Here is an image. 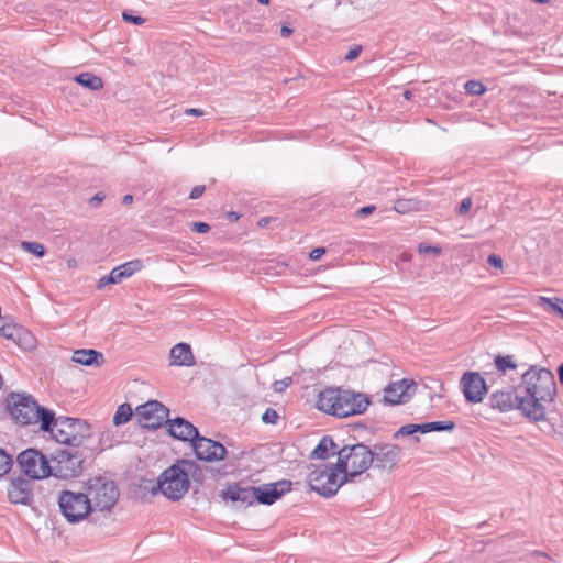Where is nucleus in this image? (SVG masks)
<instances>
[{
	"label": "nucleus",
	"instance_id": "obj_50",
	"mask_svg": "<svg viewBox=\"0 0 563 563\" xmlns=\"http://www.w3.org/2000/svg\"><path fill=\"white\" fill-rule=\"evenodd\" d=\"M415 427H416V432H421V433L430 432V430H429V422L421 423V424H415Z\"/></svg>",
	"mask_w": 563,
	"mask_h": 563
},
{
	"label": "nucleus",
	"instance_id": "obj_5",
	"mask_svg": "<svg viewBox=\"0 0 563 563\" xmlns=\"http://www.w3.org/2000/svg\"><path fill=\"white\" fill-rule=\"evenodd\" d=\"M332 455H338V470L346 475L349 482L364 473L373 462L371 449L363 443L344 445L338 452H332Z\"/></svg>",
	"mask_w": 563,
	"mask_h": 563
},
{
	"label": "nucleus",
	"instance_id": "obj_23",
	"mask_svg": "<svg viewBox=\"0 0 563 563\" xmlns=\"http://www.w3.org/2000/svg\"><path fill=\"white\" fill-rule=\"evenodd\" d=\"M143 268V262L141 260H132L120 266L114 267L109 276L108 282L121 283L123 279L129 278L134 273L140 272Z\"/></svg>",
	"mask_w": 563,
	"mask_h": 563
},
{
	"label": "nucleus",
	"instance_id": "obj_8",
	"mask_svg": "<svg viewBox=\"0 0 563 563\" xmlns=\"http://www.w3.org/2000/svg\"><path fill=\"white\" fill-rule=\"evenodd\" d=\"M87 496L90 499L91 511L93 509L110 510L118 501L119 489L113 481L95 477L89 482Z\"/></svg>",
	"mask_w": 563,
	"mask_h": 563
},
{
	"label": "nucleus",
	"instance_id": "obj_3",
	"mask_svg": "<svg viewBox=\"0 0 563 563\" xmlns=\"http://www.w3.org/2000/svg\"><path fill=\"white\" fill-rule=\"evenodd\" d=\"M201 471L194 461L179 460L166 468L157 478L151 492H161L166 498L177 501L184 497L190 486V477L197 479Z\"/></svg>",
	"mask_w": 563,
	"mask_h": 563
},
{
	"label": "nucleus",
	"instance_id": "obj_49",
	"mask_svg": "<svg viewBox=\"0 0 563 563\" xmlns=\"http://www.w3.org/2000/svg\"><path fill=\"white\" fill-rule=\"evenodd\" d=\"M104 199V195L102 192H97L89 200L90 205L93 207H98Z\"/></svg>",
	"mask_w": 563,
	"mask_h": 563
},
{
	"label": "nucleus",
	"instance_id": "obj_2",
	"mask_svg": "<svg viewBox=\"0 0 563 563\" xmlns=\"http://www.w3.org/2000/svg\"><path fill=\"white\" fill-rule=\"evenodd\" d=\"M369 404V398L362 393L329 387L319 393L317 408L328 415L346 418L364 413Z\"/></svg>",
	"mask_w": 563,
	"mask_h": 563
},
{
	"label": "nucleus",
	"instance_id": "obj_43",
	"mask_svg": "<svg viewBox=\"0 0 563 563\" xmlns=\"http://www.w3.org/2000/svg\"><path fill=\"white\" fill-rule=\"evenodd\" d=\"M191 230L198 233H207L210 230V225L205 222H192Z\"/></svg>",
	"mask_w": 563,
	"mask_h": 563
},
{
	"label": "nucleus",
	"instance_id": "obj_37",
	"mask_svg": "<svg viewBox=\"0 0 563 563\" xmlns=\"http://www.w3.org/2000/svg\"><path fill=\"white\" fill-rule=\"evenodd\" d=\"M279 416L277 411L273 408H267L262 416V420L264 423L275 424L278 420Z\"/></svg>",
	"mask_w": 563,
	"mask_h": 563
},
{
	"label": "nucleus",
	"instance_id": "obj_19",
	"mask_svg": "<svg viewBox=\"0 0 563 563\" xmlns=\"http://www.w3.org/2000/svg\"><path fill=\"white\" fill-rule=\"evenodd\" d=\"M8 497L12 504L29 506L33 501L32 483L30 479L18 477L8 487Z\"/></svg>",
	"mask_w": 563,
	"mask_h": 563
},
{
	"label": "nucleus",
	"instance_id": "obj_54",
	"mask_svg": "<svg viewBox=\"0 0 563 563\" xmlns=\"http://www.w3.org/2000/svg\"><path fill=\"white\" fill-rule=\"evenodd\" d=\"M269 221H271V218L264 217L258 220L257 224H258V227L264 228L268 224Z\"/></svg>",
	"mask_w": 563,
	"mask_h": 563
},
{
	"label": "nucleus",
	"instance_id": "obj_35",
	"mask_svg": "<svg viewBox=\"0 0 563 563\" xmlns=\"http://www.w3.org/2000/svg\"><path fill=\"white\" fill-rule=\"evenodd\" d=\"M13 465V459L3 449H0V476L7 474Z\"/></svg>",
	"mask_w": 563,
	"mask_h": 563
},
{
	"label": "nucleus",
	"instance_id": "obj_51",
	"mask_svg": "<svg viewBox=\"0 0 563 563\" xmlns=\"http://www.w3.org/2000/svg\"><path fill=\"white\" fill-rule=\"evenodd\" d=\"M186 114L188 115H202L203 114V111L200 110V109H196V108H189L185 111Z\"/></svg>",
	"mask_w": 563,
	"mask_h": 563
},
{
	"label": "nucleus",
	"instance_id": "obj_22",
	"mask_svg": "<svg viewBox=\"0 0 563 563\" xmlns=\"http://www.w3.org/2000/svg\"><path fill=\"white\" fill-rule=\"evenodd\" d=\"M170 365L175 366H192L195 365V357L191 352V347L187 343H178L172 347L170 353Z\"/></svg>",
	"mask_w": 563,
	"mask_h": 563
},
{
	"label": "nucleus",
	"instance_id": "obj_57",
	"mask_svg": "<svg viewBox=\"0 0 563 563\" xmlns=\"http://www.w3.org/2000/svg\"><path fill=\"white\" fill-rule=\"evenodd\" d=\"M558 374L560 383L563 384V363L559 366Z\"/></svg>",
	"mask_w": 563,
	"mask_h": 563
},
{
	"label": "nucleus",
	"instance_id": "obj_38",
	"mask_svg": "<svg viewBox=\"0 0 563 563\" xmlns=\"http://www.w3.org/2000/svg\"><path fill=\"white\" fill-rule=\"evenodd\" d=\"M122 19L128 22V23H132V24H135V25H142L144 22H145V19H143L142 16L140 15H134L132 14L131 12H128V11H124L122 13Z\"/></svg>",
	"mask_w": 563,
	"mask_h": 563
},
{
	"label": "nucleus",
	"instance_id": "obj_33",
	"mask_svg": "<svg viewBox=\"0 0 563 563\" xmlns=\"http://www.w3.org/2000/svg\"><path fill=\"white\" fill-rule=\"evenodd\" d=\"M466 93L471 96H481L486 91L485 86L477 80H468L464 85Z\"/></svg>",
	"mask_w": 563,
	"mask_h": 563
},
{
	"label": "nucleus",
	"instance_id": "obj_7",
	"mask_svg": "<svg viewBox=\"0 0 563 563\" xmlns=\"http://www.w3.org/2000/svg\"><path fill=\"white\" fill-rule=\"evenodd\" d=\"M349 482L346 475L341 474L335 464L322 465L308 475V484L311 490L318 493L325 498L332 497L338 489Z\"/></svg>",
	"mask_w": 563,
	"mask_h": 563
},
{
	"label": "nucleus",
	"instance_id": "obj_47",
	"mask_svg": "<svg viewBox=\"0 0 563 563\" xmlns=\"http://www.w3.org/2000/svg\"><path fill=\"white\" fill-rule=\"evenodd\" d=\"M375 210H376L375 206H372V205L371 206H365V207L360 208L356 211V214L358 217L364 218V217H367V216L372 214Z\"/></svg>",
	"mask_w": 563,
	"mask_h": 563
},
{
	"label": "nucleus",
	"instance_id": "obj_25",
	"mask_svg": "<svg viewBox=\"0 0 563 563\" xmlns=\"http://www.w3.org/2000/svg\"><path fill=\"white\" fill-rule=\"evenodd\" d=\"M336 449L338 445L333 442L332 438L323 437L312 451L311 457L325 460L332 455V452H338Z\"/></svg>",
	"mask_w": 563,
	"mask_h": 563
},
{
	"label": "nucleus",
	"instance_id": "obj_41",
	"mask_svg": "<svg viewBox=\"0 0 563 563\" xmlns=\"http://www.w3.org/2000/svg\"><path fill=\"white\" fill-rule=\"evenodd\" d=\"M291 378L290 377H287L283 380H276L274 384H273V388L276 393H282L284 391L290 384H291Z\"/></svg>",
	"mask_w": 563,
	"mask_h": 563
},
{
	"label": "nucleus",
	"instance_id": "obj_44",
	"mask_svg": "<svg viewBox=\"0 0 563 563\" xmlns=\"http://www.w3.org/2000/svg\"><path fill=\"white\" fill-rule=\"evenodd\" d=\"M487 263L495 267V268H501L503 267V258L497 254H490L487 257Z\"/></svg>",
	"mask_w": 563,
	"mask_h": 563
},
{
	"label": "nucleus",
	"instance_id": "obj_6",
	"mask_svg": "<svg viewBox=\"0 0 563 563\" xmlns=\"http://www.w3.org/2000/svg\"><path fill=\"white\" fill-rule=\"evenodd\" d=\"M56 442L69 446H79L86 438H89V424L80 419L54 416L48 429Z\"/></svg>",
	"mask_w": 563,
	"mask_h": 563
},
{
	"label": "nucleus",
	"instance_id": "obj_24",
	"mask_svg": "<svg viewBox=\"0 0 563 563\" xmlns=\"http://www.w3.org/2000/svg\"><path fill=\"white\" fill-rule=\"evenodd\" d=\"M71 361L85 366L100 367L104 363V356L99 351L82 349L73 353Z\"/></svg>",
	"mask_w": 563,
	"mask_h": 563
},
{
	"label": "nucleus",
	"instance_id": "obj_21",
	"mask_svg": "<svg viewBox=\"0 0 563 563\" xmlns=\"http://www.w3.org/2000/svg\"><path fill=\"white\" fill-rule=\"evenodd\" d=\"M222 496L224 499H230L234 503L240 501L244 505L251 506L255 503L256 495L254 486L241 487L239 485H232L222 492Z\"/></svg>",
	"mask_w": 563,
	"mask_h": 563
},
{
	"label": "nucleus",
	"instance_id": "obj_14",
	"mask_svg": "<svg viewBox=\"0 0 563 563\" xmlns=\"http://www.w3.org/2000/svg\"><path fill=\"white\" fill-rule=\"evenodd\" d=\"M400 448L396 444L385 443L375 444L371 449L373 454V462L375 468L393 470L400 459Z\"/></svg>",
	"mask_w": 563,
	"mask_h": 563
},
{
	"label": "nucleus",
	"instance_id": "obj_58",
	"mask_svg": "<svg viewBox=\"0 0 563 563\" xmlns=\"http://www.w3.org/2000/svg\"><path fill=\"white\" fill-rule=\"evenodd\" d=\"M411 96H412L411 91H408V90H407V91H405V92H404V97H405L406 99H408V100L411 98Z\"/></svg>",
	"mask_w": 563,
	"mask_h": 563
},
{
	"label": "nucleus",
	"instance_id": "obj_9",
	"mask_svg": "<svg viewBox=\"0 0 563 563\" xmlns=\"http://www.w3.org/2000/svg\"><path fill=\"white\" fill-rule=\"evenodd\" d=\"M84 456L78 451L60 450L49 461V476L60 479L77 477L82 472Z\"/></svg>",
	"mask_w": 563,
	"mask_h": 563
},
{
	"label": "nucleus",
	"instance_id": "obj_11",
	"mask_svg": "<svg viewBox=\"0 0 563 563\" xmlns=\"http://www.w3.org/2000/svg\"><path fill=\"white\" fill-rule=\"evenodd\" d=\"M16 463L20 471L32 479H42L51 475L49 460L36 449H26L22 451Z\"/></svg>",
	"mask_w": 563,
	"mask_h": 563
},
{
	"label": "nucleus",
	"instance_id": "obj_13",
	"mask_svg": "<svg viewBox=\"0 0 563 563\" xmlns=\"http://www.w3.org/2000/svg\"><path fill=\"white\" fill-rule=\"evenodd\" d=\"M490 406L494 409H498L501 412H507L514 409L521 411V404L523 402L521 388L511 387L509 389H501L494 391L490 395Z\"/></svg>",
	"mask_w": 563,
	"mask_h": 563
},
{
	"label": "nucleus",
	"instance_id": "obj_17",
	"mask_svg": "<svg viewBox=\"0 0 563 563\" xmlns=\"http://www.w3.org/2000/svg\"><path fill=\"white\" fill-rule=\"evenodd\" d=\"M291 488V482L279 481L276 483L263 484L255 487V501L263 505H272Z\"/></svg>",
	"mask_w": 563,
	"mask_h": 563
},
{
	"label": "nucleus",
	"instance_id": "obj_46",
	"mask_svg": "<svg viewBox=\"0 0 563 563\" xmlns=\"http://www.w3.org/2000/svg\"><path fill=\"white\" fill-rule=\"evenodd\" d=\"M205 190H206V187L203 185H197L191 189L189 198L198 199L199 197H201L203 195Z\"/></svg>",
	"mask_w": 563,
	"mask_h": 563
},
{
	"label": "nucleus",
	"instance_id": "obj_28",
	"mask_svg": "<svg viewBox=\"0 0 563 563\" xmlns=\"http://www.w3.org/2000/svg\"><path fill=\"white\" fill-rule=\"evenodd\" d=\"M132 415L133 410L129 404L125 402L120 405L113 416L114 426L126 423L131 419Z\"/></svg>",
	"mask_w": 563,
	"mask_h": 563
},
{
	"label": "nucleus",
	"instance_id": "obj_16",
	"mask_svg": "<svg viewBox=\"0 0 563 563\" xmlns=\"http://www.w3.org/2000/svg\"><path fill=\"white\" fill-rule=\"evenodd\" d=\"M461 387L468 402L477 404L487 393V385L477 372H467L461 378Z\"/></svg>",
	"mask_w": 563,
	"mask_h": 563
},
{
	"label": "nucleus",
	"instance_id": "obj_59",
	"mask_svg": "<svg viewBox=\"0 0 563 563\" xmlns=\"http://www.w3.org/2000/svg\"><path fill=\"white\" fill-rule=\"evenodd\" d=\"M261 4H268L269 0H257Z\"/></svg>",
	"mask_w": 563,
	"mask_h": 563
},
{
	"label": "nucleus",
	"instance_id": "obj_34",
	"mask_svg": "<svg viewBox=\"0 0 563 563\" xmlns=\"http://www.w3.org/2000/svg\"><path fill=\"white\" fill-rule=\"evenodd\" d=\"M455 429V423L453 421H432L429 422L430 432H441V431H453Z\"/></svg>",
	"mask_w": 563,
	"mask_h": 563
},
{
	"label": "nucleus",
	"instance_id": "obj_48",
	"mask_svg": "<svg viewBox=\"0 0 563 563\" xmlns=\"http://www.w3.org/2000/svg\"><path fill=\"white\" fill-rule=\"evenodd\" d=\"M325 253V249L324 247H316L313 249L310 254H309V258L311 261H318L321 258V256Z\"/></svg>",
	"mask_w": 563,
	"mask_h": 563
},
{
	"label": "nucleus",
	"instance_id": "obj_10",
	"mask_svg": "<svg viewBox=\"0 0 563 563\" xmlns=\"http://www.w3.org/2000/svg\"><path fill=\"white\" fill-rule=\"evenodd\" d=\"M89 500L87 494L63 490L58 497V505L69 522H78L91 511Z\"/></svg>",
	"mask_w": 563,
	"mask_h": 563
},
{
	"label": "nucleus",
	"instance_id": "obj_12",
	"mask_svg": "<svg viewBox=\"0 0 563 563\" xmlns=\"http://www.w3.org/2000/svg\"><path fill=\"white\" fill-rule=\"evenodd\" d=\"M169 410L157 400H150L136 407V417L140 426L148 430H157L167 426Z\"/></svg>",
	"mask_w": 563,
	"mask_h": 563
},
{
	"label": "nucleus",
	"instance_id": "obj_53",
	"mask_svg": "<svg viewBox=\"0 0 563 563\" xmlns=\"http://www.w3.org/2000/svg\"><path fill=\"white\" fill-rule=\"evenodd\" d=\"M108 284H117V283L115 282H108V276L107 277H102L98 282V288L101 289V288H103Z\"/></svg>",
	"mask_w": 563,
	"mask_h": 563
},
{
	"label": "nucleus",
	"instance_id": "obj_29",
	"mask_svg": "<svg viewBox=\"0 0 563 563\" xmlns=\"http://www.w3.org/2000/svg\"><path fill=\"white\" fill-rule=\"evenodd\" d=\"M419 202L413 199H398L395 201L394 210L398 213H407L418 210Z\"/></svg>",
	"mask_w": 563,
	"mask_h": 563
},
{
	"label": "nucleus",
	"instance_id": "obj_52",
	"mask_svg": "<svg viewBox=\"0 0 563 563\" xmlns=\"http://www.w3.org/2000/svg\"><path fill=\"white\" fill-rule=\"evenodd\" d=\"M280 34L283 37H288L290 34H292V29L287 25H283L280 29Z\"/></svg>",
	"mask_w": 563,
	"mask_h": 563
},
{
	"label": "nucleus",
	"instance_id": "obj_45",
	"mask_svg": "<svg viewBox=\"0 0 563 563\" xmlns=\"http://www.w3.org/2000/svg\"><path fill=\"white\" fill-rule=\"evenodd\" d=\"M472 207V199L470 197L464 198L459 207V214H465Z\"/></svg>",
	"mask_w": 563,
	"mask_h": 563
},
{
	"label": "nucleus",
	"instance_id": "obj_56",
	"mask_svg": "<svg viewBox=\"0 0 563 563\" xmlns=\"http://www.w3.org/2000/svg\"><path fill=\"white\" fill-rule=\"evenodd\" d=\"M240 216L236 213V212H229L228 213V219L231 220V221H236L239 220Z\"/></svg>",
	"mask_w": 563,
	"mask_h": 563
},
{
	"label": "nucleus",
	"instance_id": "obj_20",
	"mask_svg": "<svg viewBox=\"0 0 563 563\" xmlns=\"http://www.w3.org/2000/svg\"><path fill=\"white\" fill-rule=\"evenodd\" d=\"M167 432L173 438L181 441H190L191 444L199 435L198 429L181 417H176L167 421Z\"/></svg>",
	"mask_w": 563,
	"mask_h": 563
},
{
	"label": "nucleus",
	"instance_id": "obj_4",
	"mask_svg": "<svg viewBox=\"0 0 563 563\" xmlns=\"http://www.w3.org/2000/svg\"><path fill=\"white\" fill-rule=\"evenodd\" d=\"M7 406L12 418L20 424L41 423L43 431H48L54 412L41 407L32 396L12 393L7 398Z\"/></svg>",
	"mask_w": 563,
	"mask_h": 563
},
{
	"label": "nucleus",
	"instance_id": "obj_39",
	"mask_svg": "<svg viewBox=\"0 0 563 563\" xmlns=\"http://www.w3.org/2000/svg\"><path fill=\"white\" fill-rule=\"evenodd\" d=\"M418 252H419L420 254L433 253L434 255H440V253H441V247H439V246L428 245V244H426V243H419V245H418Z\"/></svg>",
	"mask_w": 563,
	"mask_h": 563
},
{
	"label": "nucleus",
	"instance_id": "obj_27",
	"mask_svg": "<svg viewBox=\"0 0 563 563\" xmlns=\"http://www.w3.org/2000/svg\"><path fill=\"white\" fill-rule=\"evenodd\" d=\"M19 334L14 338L13 342L24 350H32L35 347L36 340L34 335L23 328L22 325L18 329Z\"/></svg>",
	"mask_w": 563,
	"mask_h": 563
},
{
	"label": "nucleus",
	"instance_id": "obj_18",
	"mask_svg": "<svg viewBox=\"0 0 563 563\" xmlns=\"http://www.w3.org/2000/svg\"><path fill=\"white\" fill-rule=\"evenodd\" d=\"M416 388L417 385L413 380L401 379L390 383L384 390V400L390 405L404 404L409 400Z\"/></svg>",
	"mask_w": 563,
	"mask_h": 563
},
{
	"label": "nucleus",
	"instance_id": "obj_31",
	"mask_svg": "<svg viewBox=\"0 0 563 563\" xmlns=\"http://www.w3.org/2000/svg\"><path fill=\"white\" fill-rule=\"evenodd\" d=\"M21 247L24 251H26L31 254H34L37 257H43L45 255V247L41 243H37V242L23 241L21 243Z\"/></svg>",
	"mask_w": 563,
	"mask_h": 563
},
{
	"label": "nucleus",
	"instance_id": "obj_32",
	"mask_svg": "<svg viewBox=\"0 0 563 563\" xmlns=\"http://www.w3.org/2000/svg\"><path fill=\"white\" fill-rule=\"evenodd\" d=\"M540 301L551 308L552 311L559 313L563 318V299L540 297Z\"/></svg>",
	"mask_w": 563,
	"mask_h": 563
},
{
	"label": "nucleus",
	"instance_id": "obj_55",
	"mask_svg": "<svg viewBox=\"0 0 563 563\" xmlns=\"http://www.w3.org/2000/svg\"><path fill=\"white\" fill-rule=\"evenodd\" d=\"M132 201H133V196H132V195H130V194H129V195H125V196L123 197V199H122V202H123L124 205H130V203H132Z\"/></svg>",
	"mask_w": 563,
	"mask_h": 563
},
{
	"label": "nucleus",
	"instance_id": "obj_40",
	"mask_svg": "<svg viewBox=\"0 0 563 563\" xmlns=\"http://www.w3.org/2000/svg\"><path fill=\"white\" fill-rule=\"evenodd\" d=\"M416 433V427H415V423H409V424H405L402 426L396 433H395V437H398V435H402V437H407V435H412Z\"/></svg>",
	"mask_w": 563,
	"mask_h": 563
},
{
	"label": "nucleus",
	"instance_id": "obj_42",
	"mask_svg": "<svg viewBox=\"0 0 563 563\" xmlns=\"http://www.w3.org/2000/svg\"><path fill=\"white\" fill-rule=\"evenodd\" d=\"M361 52H362V46L361 45H356V46L352 47L346 53V55L344 56V59L346 62H352V60L356 59L360 56Z\"/></svg>",
	"mask_w": 563,
	"mask_h": 563
},
{
	"label": "nucleus",
	"instance_id": "obj_26",
	"mask_svg": "<svg viewBox=\"0 0 563 563\" xmlns=\"http://www.w3.org/2000/svg\"><path fill=\"white\" fill-rule=\"evenodd\" d=\"M75 81L93 91L100 90L103 87V80L91 73H81L77 75L75 77Z\"/></svg>",
	"mask_w": 563,
	"mask_h": 563
},
{
	"label": "nucleus",
	"instance_id": "obj_15",
	"mask_svg": "<svg viewBox=\"0 0 563 563\" xmlns=\"http://www.w3.org/2000/svg\"><path fill=\"white\" fill-rule=\"evenodd\" d=\"M198 460L213 462L221 461L227 454L225 448L217 441L209 438L201 437L200 434L191 444Z\"/></svg>",
	"mask_w": 563,
	"mask_h": 563
},
{
	"label": "nucleus",
	"instance_id": "obj_30",
	"mask_svg": "<svg viewBox=\"0 0 563 563\" xmlns=\"http://www.w3.org/2000/svg\"><path fill=\"white\" fill-rule=\"evenodd\" d=\"M495 365L497 369L501 373H506L508 369H515L517 364L515 363L511 355L501 356L498 355L495 357Z\"/></svg>",
	"mask_w": 563,
	"mask_h": 563
},
{
	"label": "nucleus",
	"instance_id": "obj_36",
	"mask_svg": "<svg viewBox=\"0 0 563 563\" xmlns=\"http://www.w3.org/2000/svg\"><path fill=\"white\" fill-rule=\"evenodd\" d=\"M20 327L21 325L14 323H5L0 327V335L13 341L14 338L19 334L18 329H20Z\"/></svg>",
	"mask_w": 563,
	"mask_h": 563
},
{
	"label": "nucleus",
	"instance_id": "obj_1",
	"mask_svg": "<svg viewBox=\"0 0 563 563\" xmlns=\"http://www.w3.org/2000/svg\"><path fill=\"white\" fill-rule=\"evenodd\" d=\"M521 379V413L532 421L545 420V404L552 402L556 395L553 373L547 368L531 366L522 374Z\"/></svg>",
	"mask_w": 563,
	"mask_h": 563
}]
</instances>
